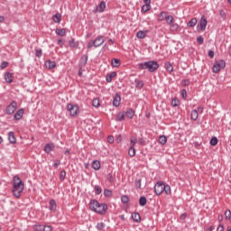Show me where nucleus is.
<instances>
[{"label":"nucleus","mask_w":231,"mask_h":231,"mask_svg":"<svg viewBox=\"0 0 231 231\" xmlns=\"http://www.w3.org/2000/svg\"><path fill=\"white\" fill-rule=\"evenodd\" d=\"M89 208L92 212H96V214L103 216V214H106V211L107 210V205L105 203L100 204L97 200L93 199L89 203Z\"/></svg>","instance_id":"nucleus-1"},{"label":"nucleus","mask_w":231,"mask_h":231,"mask_svg":"<svg viewBox=\"0 0 231 231\" xmlns=\"http://www.w3.org/2000/svg\"><path fill=\"white\" fill-rule=\"evenodd\" d=\"M14 187H13V193L15 198H19L21 196V192L24 190V184L23 183V180H21V178H19L17 175L14 177Z\"/></svg>","instance_id":"nucleus-2"},{"label":"nucleus","mask_w":231,"mask_h":231,"mask_svg":"<svg viewBox=\"0 0 231 231\" xmlns=\"http://www.w3.org/2000/svg\"><path fill=\"white\" fill-rule=\"evenodd\" d=\"M138 68L140 69H148L150 73H153V71H156L158 68H160V65L156 60H150V61L139 63Z\"/></svg>","instance_id":"nucleus-3"},{"label":"nucleus","mask_w":231,"mask_h":231,"mask_svg":"<svg viewBox=\"0 0 231 231\" xmlns=\"http://www.w3.org/2000/svg\"><path fill=\"white\" fill-rule=\"evenodd\" d=\"M105 42L106 40H104V36H97L95 40H92L88 43L87 48H98L102 46Z\"/></svg>","instance_id":"nucleus-4"},{"label":"nucleus","mask_w":231,"mask_h":231,"mask_svg":"<svg viewBox=\"0 0 231 231\" xmlns=\"http://www.w3.org/2000/svg\"><path fill=\"white\" fill-rule=\"evenodd\" d=\"M226 66V62H225L224 60L216 61L213 66V73H219L221 69H225Z\"/></svg>","instance_id":"nucleus-5"},{"label":"nucleus","mask_w":231,"mask_h":231,"mask_svg":"<svg viewBox=\"0 0 231 231\" xmlns=\"http://www.w3.org/2000/svg\"><path fill=\"white\" fill-rule=\"evenodd\" d=\"M67 110L69 111L70 116H77V115H79V106L77 105L68 104Z\"/></svg>","instance_id":"nucleus-6"},{"label":"nucleus","mask_w":231,"mask_h":231,"mask_svg":"<svg viewBox=\"0 0 231 231\" xmlns=\"http://www.w3.org/2000/svg\"><path fill=\"white\" fill-rule=\"evenodd\" d=\"M17 110V102L13 101L5 109V115H14Z\"/></svg>","instance_id":"nucleus-7"},{"label":"nucleus","mask_w":231,"mask_h":231,"mask_svg":"<svg viewBox=\"0 0 231 231\" xmlns=\"http://www.w3.org/2000/svg\"><path fill=\"white\" fill-rule=\"evenodd\" d=\"M207 18L202 16L199 21V24L197 26L198 32H205L207 30Z\"/></svg>","instance_id":"nucleus-8"},{"label":"nucleus","mask_w":231,"mask_h":231,"mask_svg":"<svg viewBox=\"0 0 231 231\" xmlns=\"http://www.w3.org/2000/svg\"><path fill=\"white\" fill-rule=\"evenodd\" d=\"M154 192L157 196L163 194V182H157L154 186Z\"/></svg>","instance_id":"nucleus-9"},{"label":"nucleus","mask_w":231,"mask_h":231,"mask_svg":"<svg viewBox=\"0 0 231 231\" xmlns=\"http://www.w3.org/2000/svg\"><path fill=\"white\" fill-rule=\"evenodd\" d=\"M106 10V1H101L99 5H97L94 9V14H102Z\"/></svg>","instance_id":"nucleus-10"},{"label":"nucleus","mask_w":231,"mask_h":231,"mask_svg":"<svg viewBox=\"0 0 231 231\" xmlns=\"http://www.w3.org/2000/svg\"><path fill=\"white\" fill-rule=\"evenodd\" d=\"M57 63H55V61H52L51 60H48L45 61V68H47V69H53V68H56Z\"/></svg>","instance_id":"nucleus-11"},{"label":"nucleus","mask_w":231,"mask_h":231,"mask_svg":"<svg viewBox=\"0 0 231 231\" xmlns=\"http://www.w3.org/2000/svg\"><path fill=\"white\" fill-rule=\"evenodd\" d=\"M49 209L51 210V212H55V210H57V202L55 201V199L50 200Z\"/></svg>","instance_id":"nucleus-12"},{"label":"nucleus","mask_w":231,"mask_h":231,"mask_svg":"<svg viewBox=\"0 0 231 231\" xmlns=\"http://www.w3.org/2000/svg\"><path fill=\"white\" fill-rule=\"evenodd\" d=\"M120 102H122V98L118 94H116L113 100V106H115V107H118L120 106Z\"/></svg>","instance_id":"nucleus-13"},{"label":"nucleus","mask_w":231,"mask_h":231,"mask_svg":"<svg viewBox=\"0 0 231 231\" xmlns=\"http://www.w3.org/2000/svg\"><path fill=\"white\" fill-rule=\"evenodd\" d=\"M23 115H24V110L21 108L14 114V119L21 120V118H23Z\"/></svg>","instance_id":"nucleus-14"},{"label":"nucleus","mask_w":231,"mask_h":231,"mask_svg":"<svg viewBox=\"0 0 231 231\" xmlns=\"http://www.w3.org/2000/svg\"><path fill=\"white\" fill-rule=\"evenodd\" d=\"M8 140H9L10 143H17V139H15V133L9 132Z\"/></svg>","instance_id":"nucleus-15"},{"label":"nucleus","mask_w":231,"mask_h":231,"mask_svg":"<svg viewBox=\"0 0 231 231\" xmlns=\"http://www.w3.org/2000/svg\"><path fill=\"white\" fill-rule=\"evenodd\" d=\"M5 80L8 82L9 84H12L14 82V76L10 72L5 73Z\"/></svg>","instance_id":"nucleus-16"},{"label":"nucleus","mask_w":231,"mask_h":231,"mask_svg":"<svg viewBox=\"0 0 231 231\" xmlns=\"http://www.w3.org/2000/svg\"><path fill=\"white\" fill-rule=\"evenodd\" d=\"M149 31H138L136 33L137 39H145Z\"/></svg>","instance_id":"nucleus-17"},{"label":"nucleus","mask_w":231,"mask_h":231,"mask_svg":"<svg viewBox=\"0 0 231 231\" xmlns=\"http://www.w3.org/2000/svg\"><path fill=\"white\" fill-rule=\"evenodd\" d=\"M53 149H55V145L53 143H48L44 147V151L45 152H47V154H50V152H51Z\"/></svg>","instance_id":"nucleus-18"},{"label":"nucleus","mask_w":231,"mask_h":231,"mask_svg":"<svg viewBox=\"0 0 231 231\" xmlns=\"http://www.w3.org/2000/svg\"><path fill=\"white\" fill-rule=\"evenodd\" d=\"M115 77H116V71H113V72L107 74L106 77V82H113V79H115Z\"/></svg>","instance_id":"nucleus-19"},{"label":"nucleus","mask_w":231,"mask_h":231,"mask_svg":"<svg viewBox=\"0 0 231 231\" xmlns=\"http://www.w3.org/2000/svg\"><path fill=\"white\" fill-rule=\"evenodd\" d=\"M88 64V56L83 55L79 60V67L84 68Z\"/></svg>","instance_id":"nucleus-20"},{"label":"nucleus","mask_w":231,"mask_h":231,"mask_svg":"<svg viewBox=\"0 0 231 231\" xmlns=\"http://www.w3.org/2000/svg\"><path fill=\"white\" fill-rule=\"evenodd\" d=\"M125 113V116L126 118H133V116H134V110H133V108H129L126 112Z\"/></svg>","instance_id":"nucleus-21"},{"label":"nucleus","mask_w":231,"mask_h":231,"mask_svg":"<svg viewBox=\"0 0 231 231\" xmlns=\"http://www.w3.org/2000/svg\"><path fill=\"white\" fill-rule=\"evenodd\" d=\"M132 219L135 222V223H140V221H142V217H140V213H134L132 214Z\"/></svg>","instance_id":"nucleus-22"},{"label":"nucleus","mask_w":231,"mask_h":231,"mask_svg":"<svg viewBox=\"0 0 231 231\" xmlns=\"http://www.w3.org/2000/svg\"><path fill=\"white\" fill-rule=\"evenodd\" d=\"M100 167H101V164H100V161H93L92 162V169H94V171H100Z\"/></svg>","instance_id":"nucleus-23"},{"label":"nucleus","mask_w":231,"mask_h":231,"mask_svg":"<svg viewBox=\"0 0 231 231\" xmlns=\"http://www.w3.org/2000/svg\"><path fill=\"white\" fill-rule=\"evenodd\" d=\"M198 24V19L197 18H192L187 24L189 28H194Z\"/></svg>","instance_id":"nucleus-24"},{"label":"nucleus","mask_w":231,"mask_h":231,"mask_svg":"<svg viewBox=\"0 0 231 231\" xmlns=\"http://www.w3.org/2000/svg\"><path fill=\"white\" fill-rule=\"evenodd\" d=\"M61 19H62V15H61L60 14H59V13H57L56 14H54V15L52 16V20H53L55 23H60Z\"/></svg>","instance_id":"nucleus-25"},{"label":"nucleus","mask_w":231,"mask_h":231,"mask_svg":"<svg viewBox=\"0 0 231 231\" xmlns=\"http://www.w3.org/2000/svg\"><path fill=\"white\" fill-rule=\"evenodd\" d=\"M125 119V112L117 114V116L116 117V122H122Z\"/></svg>","instance_id":"nucleus-26"},{"label":"nucleus","mask_w":231,"mask_h":231,"mask_svg":"<svg viewBox=\"0 0 231 231\" xmlns=\"http://www.w3.org/2000/svg\"><path fill=\"white\" fill-rule=\"evenodd\" d=\"M159 143H160L161 145H165V143H167V136H165V135H161V136L159 137Z\"/></svg>","instance_id":"nucleus-27"},{"label":"nucleus","mask_w":231,"mask_h":231,"mask_svg":"<svg viewBox=\"0 0 231 231\" xmlns=\"http://www.w3.org/2000/svg\"><path fill=\"white\" fill-rule=\"evenodd\" d=\"M165 21H166L167 24H169V26H171V24L172 23H174V17L172 15H167L165 17Z\"/></svg>","instance_id":"nucleus-28"},{"label":"nucleus","mask_w":231,"mask_h":231,"mask_svg":"<svg viewBox=\"0 0 231 231\" xmlns=\"http://www.w3.org/2000/svg\"><path fill=\"white\" fill-rule=\"evenodd\" d=\"M94 192L96 194V196H100V194H102V188H100V186L96 185L94 187Z\"/></svg>","instance_id":"nucleus-29"},{"label":"nucleus","mask_w":231,"mask_h":231,"mask_svg":"<svg viewBox=\"0 0 231 231\" xmlns=\"http://www.w3.org/2000/svg\"><path fill=\"white\" fill-rule=\"evenodd\" d=\"M139 205L140 207H145V205H147V199L145 197H141L139 199Z\"/></svg>","instance_id":"nucleus-30"},{"label":"nucleus","mask_w":231,"mask_h":231,"mask_svg":"<svg viewBox=\"0 0 231 231\" xmlns=\"http://www.w3.org/2000/svg\"><path fill=\"white\" fill-rule=\"evenodd\" d=\"M170 28L171 32H178V30L180 29V25L178 23H172L171 24H170Z\"/></svg>","instance_id":"nucleus-31"},{"label":"nucleus","mask_w":231,"mask_h":231,"mask_svg":"<svg viewBox=\"0 0 231 231\" xmlns=\"http://www.w3.org/2000/svg\"><path fill=\"white\" fill-rule=\"evenodd\" d=\"M112 66H113V68H120V60L113 59L112 60Z\"/></svg>","instance_id":"nucleus-32"},{"label":"nucleus","mask_w":231,"mask_h":231,"mask_svg":"<svg viewBox=\"0 0 231 231\" xmlns=\"http://www.w3.org/2000/svg\"><path fill=\"white\" fill-rule=\"evenodd\" d=\"M56 34L64 37L66 35V29H56Z\"/></svg>","instance_id":"nucleus-33"},{"label":"nucleus","mask_w":231,"mask_h":231,"mask_svg":"<svg viewBox=\"0 0 231 231\" xmlns=\"http://www.w3.org/2000/svg\"><path fill=\"white\" fill-rule=\"evenodd\" d=\"M165 69L169 73H171V71H174V68L172 67V64H171L169 62L165 63Z\"/></svg>","instance_id":"nucleus-34"},{"label":"nucleus","mask_w":231,"mask_h":231,"mask_svg":"<svg viewBox=\"0 0 231 231\" xmlns=\"http://www.w3.org/2000/svg\"><path fill=\"white\" fill-rule=\"evenodd\" d=\"M190 116H191V120H194V121L198 120V116H199L198 110H192Z\"/></svg>","instance_id":"nucleus-35"},{"label":"nucleus","mask_w":231,"mask_h":231,"mask_svg":"<svg viewBox=\"0 0 231 231\" xmlns=\"http://www.w3.org/2000/svg\"><path fill=\"white\" fill-rule=\"evenodd\" d=\"M128 154L131 158L134 157L136 154V150L134 149V147H130L128 150Z\"/></svg>","instance_id":"nucleus-36"},{"label":"nucleus","mask_w":231,"mask_h":231,"mask_svg":"<svg viewBox=\"0 0 231 231\" xmlns=\"http://www.w3.org/2000/svg\"><path fill=\"white\" fill-rule=\"evenodd\" d=\"M167 17V13L166 12H162L159 15H158V21L162 22L164 21V19Z\"/></svg>","instance_id":"nucleus-37"},{"label":"nucleus","mask_w":231,"mask_h":231,"mask_svg":"<svg viewBox=\"0 0 231 231\" xmlns=\"http://www.w3.org/2000/svg\"><path fill=\"white\" fill-rule=\"evenodd\" d=\"M171 106L172 107H178V106H180V99H178V97H174L171 100Z\"/></svg>","instance_id":"nucleus-38"},{"label":"nucleus","mask_w":231,"mask_h":231,"mask_svg":"<svg viewBox=\"0 0 231 231\" xmlns=\"http://www.w3.org/2000/svg\"><path fill=\"white\" fill-rule=\"evenodd\" d=\"M104 196H105V198H110V196H113V191L111 189H105Z\"/></svg>","instance_id":"nucleus-39"},{"label":"nucleus","mask_w":231,"mask_h":231,"mask_svg":"<svg viewBox=\"0 0 231 231\" xmlns=\"http://www.w3.org/2000/svg\"><path fill=\"white\" fill-rule=\"evenodd\" d=\"M163 192H165L167 195L171 194V186L165 185V183H163Z\"/></svg>","instance_id":"nucleus-40"},{"label":"nucleus","mask_w":231,"mask_h":231,"mask_svg":"<svg viewBox=\"0 0 231 231\" xmlns=\"http://www.w3.org/2000/svg\"><path fill=\"white\" fill-rule=\"evenodd\" d=\"M107 181L109 183H115V176H113V173H109L106 177Z\"/></svg>","instance_id":"nucleus-41"},{"label":"nucleus","mask_w":231,"mask_h":231,"mask_svg":"<svg viewBox=\"0 0 231 231\" xmlns=\"http://www.w3.org/2000/svg\"><path fill=\"white\" fill-rule=\"evenodd\" d=\"M69 44L70 48H77L79 46V44H77V42H75V39H71L69 42Z\"/></svg>","instance_id":"nucleus-42"},{"label":"nucleus","mask_w":231,"mask_h":231,"mask_svg":"<svg viewBox=\"0 0 231 231\" xmlns=\"http://www.w3.org/2000/svg\"><path fill=\"white\" fill-rule=\"evenodd\" d=\"M135 86H136V88H138L139 89H142V88H143V81L135 79Z\"/></svg>","instance_id":"nucleus-43"},{"label":"nucleus","mask_w":231,"mask_h":231,"mask_svg":"<svg viewBox=\"0 0 231 231\" xmlns=\"http://www.w3.org/2000/svg\"><path fill=\"white\" fill-rule=\"evenodd\" d=\"M121 201H122V203H124V204L129 203V197H128L127 195H123V196L121 197Z\"/></svg>","instance_id":"nucleus-44"},{"label":"nucleus","mask_w":231,"mask_h":231,"mask_svg":"<svg viewBox=\"0 0 231 231\" xmlns=\"http://www.w3.org/2000/svg\"><path fill=\"white\" fill-rule=\"evenodd\" d=\"M60 181H64V180H66V171L62 170L60 172Z\"/></svg>","instance_id":"nucleus-45"},{"label":"nucleus","mask_w":231,"mask_h":231,"mask_svg":"<svg viewBox=\"0 0 231 231\" xmlns=\"http://www.w3.org/2000/svg\"><path fill=\"white\" fill-rule=\"evenodd\" d=\"M96 228L97 230H104V228H106V224H104L103 222L97 223V225L96 226Z\"/></svg>","instance_id":"nucleus-46"},{"label":"nucleus","mask_w":231,"mask_h":231,"mask_svg":"<svg viewBox=\"0 0 231 231\" xmlns=\"http://www.w3.org/2000/svg\"><path fill=\"white\" fill-rule=\"evenodd\" d=\"M135 187L136 189H142V179L135 180Z\"/></svg>","instance_id":"nucleus-47"},{"label":"nucleus","mask_w":231,"mask_h":231,"mask_svg":"<svg viewBox=\"0 0 231 231\" xmlns=\"http://www.w3.org/2000/svg\"><path fill=\"white\" fill-rule=\"evenodd\" d=\"M151 10V4H145L143 5V12H149Z\"/></svg>","instance_id":"nucleus-48"},{"label":"nucleus","mask_w":231,"mask_h":231,"mask_svg":"<svg viewBox=\"0 0 231 231\" xmlns=\"http://www.w3.org/2000/svg\"><path fill=\"white\" fill-rule=\"evenodd\" d=\"M92 106H94V107H99L100 106V100H98V99H94L93 101H92Z\"/></svg>","instance_id":"nucleus-49"},{"label":"nucleus","mask_w":231,"mask_h":231,"mask_svg":"<svg viewBox=\"0 0 231 231\" xmlns=\"http://www.w3.org/2000/svg\"><path fill=\"white\" fill-rule=\"evenodd\" d=\"M33 230L35 231H42L43 225H35L32 226Z\"/></svg>","instance_id":"nucleus-50"},{"label":"nucleus","mask_w":231,"mask_h":231,"mask_svg":"<svg viewBox=\"0 0 231 231\" xmlns=\"http://www.w3.org/2000/svg\"><path fill=\"white\" fill-rule=\"evenodd\" d=\"M210 145H212L213 147H215V145L217 143V137H213L210 142H209Z\"/></svg>","instance_id":"nucleus-51"},{"label":"nucleus","mask_w":231,"mask_h":231,"mask_svg":"<svg viewBox=\"0 0 231 231\" xmlns=\"http://www.w3.org/2000/svg\"><path fill=\"white\" fill-rule=\"evenodd\" d=\"M137 143H138V140L136 138L131 139L130 140V144H131L130 147H134V145H136Z\"/></svg>","instance_id":"nucleus-52"},{"label":"nucleus","mask_w":231,"mask_h":231,"mask_svg":"<svg viewBox=\"0 0 231 231\" xmlns=\"http://www.w3.org/2000/svg\"><path fill=\"white\" fill-rule=\"evenodd\" d=\"M225 216H226V219H230V217H231V211H230V209H226L225 211Z\"/></svg>","instance_id":"nucleus-53"},{"label":"nucleus","mask_w":231,"mask_h":231,"mask_svg":"<svg viewBox=\"0 0 231 231\" xmlns=\"http://www.w3.org/2000/svg\"><path fill=\"white\" fill-rule=\"evenodd\" d=\"M35 55L36 57H39V58L42 57V50L37 49L35 51Z\"/></svg>","instance_id":"nucleus-54"},{"label":"nucleus","mask_w":231,"mask_h":231,"mask_svg":"<svg viewBox=\"0 0 231 231\" xmlns=\"http://www.w3.org/2000/svg\"><path fill=\"white\" fill-rule=\"evenodd\" d=\"M8 67V61H3L0 65L1 69H5Z\"/></svg>","instance_id":"nucleus-55"},{"label":"nucleus","mask_w":231,"mask_h":231,"mask_svg":"<svg viewBox=\"0 0 231 231\" xmlns=\"http://www.w3.org/2000/svg\"><path fill=\"white\" fill-rule=\"evenodd\" d=\"M107 142H108V143H114L115 137L113 135H108Z\"/></svg>","instance_id":"nucleus-56"},{"label":"nucleus","mask_w":231,"mask_h":231,"mask_svg":"<svg viewBox=\"0 0 231 231\" xmlns=\"http://www.w3.org/2000/svg\"><path fill=\"white\" fill-rule=\"evenodd\" d=\"M53 228L51 226H43L42 231H51Z\"/></svg>","instance_id":"nucleus-57"},{"label":"nucleus","mask_w":231,"mask_h":231,"mask_svg":"<svg viewBox=\"0 0 231 231\" xmlns=\"http://www.w3.org/2000/svg\"><path fill=\"white\" fill-rule=\"evenodd\" d=\"M197 42H199V44H203V42H204L203 37L202 36H199L197 38Z\"/></svg>","instance_id":"nucleus-58"},{"label":"nucleus","mask_w":231,"mask_h":231,"mask_svg":"<svg viewBox=\"0 0 231 231\" xmlns=\"http://www.w3.org/2000/svg\"><path fill=\"white\" fill-rule=\"evenodd\" d=\"M57 44L60 46V48L64 47V42L62 40H58Z\"/></svg>","instance_id":"nucleus-59"},{"label":"nucleus","mask_w":231,"mask_h":231,"mask_svg":"<svg viewBox=\"0 0 231 231\" xmlns=\"http://www.w3.org/2000/svg\"><path fill=\"white\" fill-rule=\"evenodd\" d=\"M181 97H182V98H187V90L186 89H182V91H181Z\"/></svg>","instance_id":"nucleus-60"},{"label":"nucleus","mask_w":231,"mask_h":231,"mask_svg":"<svg viewBox=\"0 0 231 231\" xmlns=\"http://www.w3.org/2000/svg\"><path fill=\"white\" fill-rule=\"evenodd\" d=\"M220 16H221L223 19H226V14L225 13V11L220 10Z\"/></svg>","instance_id":"nucleus-61"},{"label":"nucleus","mask_w":231,"mask_h":231,"mask_svg":"<svg viewBox=\"0 0 231 231\" xmlns=\"http://www.w3.org/2000/svg\"><path fill=\"white\" fill-rule=\"evenodd\" d=\"M208 55L210 57V59H214V51H208Z\"/></svg>","instance_id":"nucleus-62"},{"label":"nucleus","mask_w":231,"mask_h":231,"mask_svg":"<svg viewBox=\"0 0 231 231\" xmlns=\"http://www.w3.org/2000/svg\"><path fill=\"white\" fill-rule=\"evenodd\" d=\"M225 227L223 226V225H218L217 231H224Z\"/></svg>","instance_id":"nucleus-63"},{"label":"nucleus","mask_w":231,"mask_h":231,"mask_svg":"<svg viewBox=\"0 0 231 231\" xmlns=\"http://www.w3.org/2000/svg\"><path fill=\"white\" fill-rule=\"evenodd\" d=\"M180 218L184 221V219H187V213L181 214Z\"/></svg>","instance_id":"nucleus-64"}]
</instances>
